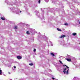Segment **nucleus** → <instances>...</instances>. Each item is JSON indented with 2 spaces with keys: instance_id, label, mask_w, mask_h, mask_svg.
<instances>
[{
  "instance_id": "obj_1",
  "label": "nucleus",
  "mask_w": 80,
  "mask_h": 80,
  "mask_svg": "<svg viewBox=\"0 0 80 80\" xmlns=\"http://www.w3.org/2000/svg\"><path fill=\"white\" fill-rule=\"evenodd\" d=\"M17 58L18 59V60H21V59L22 58V57L20 56H18L17 57Z\"/></svg>"
},
{
  "instance_id": "obj_2",
  "label": "nucleus",
  "mask_w": 80,
  "mask_h": 80,
  "mask_svg": "<svg viewBox=\"0 0 80 80\" xmlns=\"http://www.w3.org/2000/svg\"><path fill=\"white\" fill-rule=\"evenodd\" d=\"M66 37V36L65 35H61L60 37H59V38H64V37Z\"/></svg>"
},
{
  "instance_id": "obj_3",
  "label": "nucleus",
  "mask_w": 80,
  "mask_h": 80,
  "mask_svg": "<svg viewBox=\"0 0 80 80\" xmlns=\"http://www.w3.org/2000/svg\"><path fill=\"white\" fill-rule=\"evenodd\" d=\"M66 60H67L68 62H71V59L66 58Z\"/></svg>"
},
{
  "instance_id": "obj_4",
  "label": "nucleus",
  "mask_w": 80,
  "mask_h": 80,
  "mask_svg": "<svg viewBox=\"0 0 80 80\" xmlns=\"http://www.w3.org/2000/svg\"><path fill=\"white\" fill-rule=\"evenodd\" d=\"M51 55H52L53 57H55V54L51 52Z\"/></svg>"
},
{
  "instance_id": "obj_5",
  "label": "nucleus",
  "mask_w": 80,
  "mask_h": 80,
  "mask_svg": "<svg viewBox=\"0 0 80 80\" xmlns=\"http://www.w3.org/2000/svg\"><path fill=\"white\" fill-rule=\"evenodd\" d=\"M0 75H2V71L0 69Z\"/></svg>"
},
{
  "instance_id": "obj_6",
  "label": "nucleus",
  "mask_w": 80,
  "mask_h": 80,
  "mask_svg": "<svg viewBox=\"0 0 80 80\" xmlns=\"http://www.w3.org/2000/svg\"><path fill=\"white\" fill-rule=\"evenodd\" d=\"M26 33L28 35H30V32H29L28 31L26 32Z\"/></svg>"
},
{
  "instance_id": "obj_7",
  "label": "nucleus",
  "mask_w": 80,
  "mask_h": 80,
  "mask_svg": "<svg viewBox=\"0 0 80 80\" xmlns=\"http://www.w3.org/2000/svg\"><path fill=\"white\" fill-rule=\"evenodd\" d=\"M72 35H73V36H75V35H77V33L75 32V33H72Z\"/></svg>"
},
{
  "instance_id": "obj_8",
  "label": "nucleus",
  "mask_w": 80,
  "mask_h": 80,
  "mask_svg": "<svg viewBox=\"0 0 80 80\" xmlns=\"http://www.w3.org/2000/svg\"><path fill=\"white\" fill-rule=\"evenodd\" d=\"M57 30H58V31H60V32H61V31H62V30H61L58 28H57Z\"/></svg>"
},
{
  "instance_id": "obj_9",
  "label": "nucleus",
  "mask_w": 80,
  "mask_h": 80,
  "mask_svg": "<svg viewBox=\"0 0 80 80\" xmlns=\"http://www.w3.org/2000/svg\"><path fill=\"white\" fill-rule=\"evenodd\" d=\"M17 28H18L17 26H15V27L14 28V29L16 30V29H17Z\"/></svg>"
},
{
  "instance_id": "obj_10",
  "label": "nucleus",
  "mask_w": 80,
  "mask_h": 80,
  "mask_svg": "<svg viewBox=\"0 0 80 80\" xmlns=\"http://www.w3.org/2000/svg\"><path fill=\"white\" fill-rule=\"evenodd\" d=\"M69 69H68V70H67L66 72V73L67 74H68V71H69Z\"/></svg>"
},
{
  "instance_id": "obj_11",
  "label": "nucleus",
  "mask_w": 80,
  "mask_h": 80,
  "mask_svg": "<svg viewBox=\"0 0 80 80\" xmlns=\"http://www.w3.org/2000/svg\"><path fill=\"white\" fill-rule=\"evenodd\" d=\"M33 65V64L32 63L29 64V65H30V66H32V65Z\"/></svg>"
},
{
  "instance_id": "obj_12",
  "label": "nucleus",
  "mask_w": 80,
  "mask_h": 80,
  "mask_svg": "<svg viewBox=\"0 0 80 80\" xmlns=\"http://www.w3.org/2000/svg\"><path fill=\"white\" fill-rule=\"evenodd\" d=\"M2 20H5V18L3 17L1 18Z\"/></svg>"
},
{
  "instance_id": "obj_13",
  "label": "nucleus",
  "mask_w": 80,
  "mask_h": 80,
  "mask_svg": "<svg viewBox=\"0 0 80 80\" xmlns=\"http://www.w3.org/2000/svg\"><path fill=\"white\" fill-rule=\"evenodd\" d=\"M59 62H60V63H61V64H63V63L62 62V61H59Z\"/></svg>"
},
{
  "instance_id": "obj_14",
  "label": "nucleus",
  "mask_w": 80,
  "mask_h": 80,
  "mask_svg": "<svg viewBox=\"0 0 80 80\" xmlns=\"http://www.w3.org/2000/svg\"><path fill=\"white\" fill-rule=\"evenodd\" d=\"M63 72H64V74H65L66 73V71H63Z\"/></svg>"
},
{
  "instance_id": "obj_15",
  "label": "nucleus",
  "mask_w": 80,
  "mask_h": 80,
  "mask_svg": "<svg viewBox=\"0 0 80 80\" xmlns=\"http://www.w3.org/2000/svg\"><path fill=\"white\" fill-rule=\"evenodd\" d=\"M65 25H68V24L66 23L64 24Z\"/></svg>"
},
{
  "instance_id": "obj_16",
  "label": "nucleus",
  "mask_w": 80,
  "mask_h": 80,
  "mask_svg": "<svg viewBox=\"0 0 80 80\" xmlns=\"http://www.w3.org/2000/svg\"><path fill=\"white\" fill-rule=\"evenodd\" d=\"M35 51H36V49H34V50H33V52H35Z\"/></svg>"
},
{
  "instance_id": "obj_17",
  "label": "nucleus",
  "mask_w": 80,
  "mask_h": 80,
  "mask_svg": "<svg viewBox=\"0 0 80 80\" xmlns=\"http://www.w3.org/2000/svg\"><path fill=\"white\" fill-rule=\"evenodd\" d=\"M38 3H40V0H39Z\"/></svg>"
},
{
  "instance_id": "obj_18",
  "label": "nucleus",
  "mask_w": 80,
  "mask_h": 80,
  "mask_svg": "<svg viewBox=\"0 0 80 80\" xmlns=\"http://www.w3.org/2000/svg\"><path fill=\"white\" fill-rule=\"evenodd\" d=\"M63 66H65V67H66V66H66V65H65V64L63 65Z\"/></svg>"
},
{
  "instance_id": "obj_19",
  "label": "nucleus",
  "mask_w": 80,
  "mask_h": 80,
  "mask_svg": "<svg viewBox=\"0 0 80 80\" xmlns=\"http://www.w3.org/2000/svg\"><path fill=\"white\" fill-rule=\"evenodd\" d=\"M67 70V68H65V69L64 70V71H65V70Z\"/></svg>"
},
{
  "instance_id": "obj_20",
  "label": "nucleus",
  "mask_w": 80,
  "mask_h": 80,
  "mask_svg": "<svg viewBox=\"0 0 80 80\" xmlns=\"http://www.w3.org/2000/svg\"><path fill=\"white\" fill-rule=\"evenodd\" d=\"M66 67L67 68H69V67H68L67 66H66Z\"/></svg>"
},
{
  "instance_id": "obj_21",
  "label": "nucleus",
  "mask_w": 80,
  "mask_h": 80,
  "mask_svg": "<svg viewBox=\"0 0 80 80\" xmlns=\"http://www.w3.org/2000/svg\"><path fill=\"white\" fill-rule=\"evenodd\" d=\"M52 79H53V80H55V78H52Z\"/></svg>"
},
{
  "instance_id": "obj_22",
  "label": "nucleus",
  "mask_w": 80,
  "mask_h": 80,
  "mask_svg": "<svg viewBox=\"0 0 80 80\" xmlns=\"http://www.w3.org/2000/svg\"><path fill=\"white\" fill-rule=\"evenodd\" d=\"M14 68H16V66H14Z\"/></svg>"
},
{
  "instance_id": "obj_23",
  "label": "nucleus",
  "mask_w": 80,
  "mask_h": 80,
  "mask_svg": "<svg viewBox=\"0 0 80 80\" xmlns=\"http://www.w3.org/2000/svg\"><path fill=\"white\" fill-rule=\"evenodd\" d=\"M8 73H9V74H10V72H8Z\"/></svg>"
},
{
  "instance_id": "obj_24",
  "label": "nucleus",
  "mask_w": 80,
  "mask_h": 80,
  "mask_svg": "<svg viewBox=\"0 0 80 80\" xmlns=\"http://www.w3.org/2000/svg\"><path fill=\"white\" fill-rule=\"evenodd\" d=\"M22 12V11H20V13H21Z\"/></svg>"
}]
</instances>
